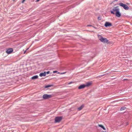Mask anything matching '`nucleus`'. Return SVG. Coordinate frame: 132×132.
<instances>
[{"instance_id":"17","label":"nucleus","mask_w":132,"mask_h":132,"mask_svg":"<svg viewBox=\"0 0 132 132\" xmlns=\"http://www.w3.org/2000/svg\"><path fill=\"white\" fill-rule=\"evenodd\" d=\"M50 71H47V72H46V74H48L50 73Z\"/></svg>"},{"instance_id":"23","label":"nucleus","mask_w":132,"mask_h":132,"mask_svg":"<svg viewBox=\"0 0 132 132\" xmlns=\"http://www.w3.org/2000/svg\"><path fill=\"white\" fill-rule=\"evenodd\" d=\"M87 26H92V25H88Z\"/></svg>"},{"instance_id":"20","label":"nucleus","mask_w":132,"mask_h":132,"mask_svg":"<svg viewBox=\"0 0 132 132\" xmlns=\"http://www.w3.org/2000/svg\"><path fill=\"white\" fill-rule=\"evenodd\" d=\"M72 82H70L69 83H68V84L69 85L70 84H72Z\"/></svg>"},{"instance_id":"6","label":"nucleus","mask_w":132,"mask_h":132,"mask_svg":"<svg viewBox=\"0 0 132 132\" xmlns=\"http://www.w3.org/2000/svg\"><path fill=\"white\" fill-rule=\"evenodd\" d=\"M104 26L106 27L111 26L112 25L111 23L108 22H106L105 23Z\"/></svg>"},{"instance_id":"21","label":"nucleus","mask_w":132,"mask_h":132,"mask_svg":"<svg viewBox=\"0 0 132 132\" xmlns=\"http://www.w3.org/2000/svg\"><path fill=\"white\" fill-rule=\"evenodd\" d=\"M25 0H23V1H22V3H24V1H25Z\"/></svg>"},{"instance_id":"22","label":"nucleus","mask_w":132,"mask_h":132,"mask_svg":"<svg viewBox=\"0 0 132 132\" xmlns=\"http://www.w3.org/2000/svg\"><path fill=\"white\" fill-rule=\"evenodd\" d=\"M26 51H27V50H26L25 51H24V52L23 53H24V54H25V53H26Z\"/></svg>"},{"instance_id":"11","label":"nucleus","mask_w":132,"mask_h":132,"mask_svg":"<svg viewBox=\"0 0 132 132\" xmlns=\"http://www.w3.org/2000/svg\"><path fill=\"white\" fill-rule=\"evenodd\" d=\"M84 105H82L78 108V110L79 111L81 110L84 107Z\"/></svg>"},{"instance_id":"2","label":"nucleus","mask_w":132,"mask_h":132,"mask_svg":"<svg viewBox=\"0 0 132 132\" xmlns=\"http://www.w3.org/2000/svg\"><path fill=\"white\" fill-rule=\"evenodd\" d=\"M118 6H117L113 8L112 9V10L110 11L111 13L115 14V13L114 12H117L118 11H119V9L118 8Z\"/></svg>"},{"instance_id":"4","label":"nucleus","mask_w":132,"mask_h":132,"mask_svg":"<svg viewBox=\"0 0 132 132\" xmlns=\"http://www.w3.org/2000/svg\"><path fill=\"white\" fill-rule=\"evenodd\" d=\"M43 98L45 99H46L52 97L51 95L44 94L43 96Z\"/></svg>"},{"instance_id":"28","label":"nucleus","mask_w":132,"mask_h":132,"mask_svg":"<svg viewBox=\"0 0 132 132\" xmlns=\"http://www.w3.org/2000/svg\"><path fill=\"white\" fill-rule=\"evenodd\" d=\"M117 1V0H116V1Z\"/></svg>"},{"instance_id":"3","label":"nucleus","mask_w":132,"mask_h":132,"mask_svg":"<svg viewBox=\"0 0 132 132\" xmlns=\"http://www.w3.org/2000/svg\"><path fill=\"white\" fill-rule=\"evenodd\" d=\"M119 5L120 6L123 7L126 10H128L129 9V7L127 5L122 3H119Z\"/></svg>"},{"instance_id":"18","label":"nucleus","mask_w":132,"mask_h":132,"mask_svg":"<svg viewBox=\"0 0 132 132\" xmlns=\"http://www.w3.org/2000/svg\"><path fill=\"white\" fill-rule=\"evenodd\" d=\"M98 20H101V17H100V16L98 17Z\"/></svg>"},{"instance_id":"25","label":"nucleus","mask_w":132,"mask_h":132,"mask_svg":"<svg viewBox=\"0 0 132 132\" xmlns=\"http://www.w3.org/2000/svg\"><path fill=\"white\" fill-rule=\"evenodd\" d=\"M40 0H37L36 1V2H38Z\"/></svg>"},{"instance_id":"14","label":"nucleus","mask_w":132,"mask_h":132,"mask_svg":"<svg viewBox=\"0 0 132 132\" xmlns=\"http://www.w3.org/2000/svg\"><path fill=\"white\" fill-rule=\"evenodd\" d=\"M98 126L100 127H101L102 128H103L104 130H105V129L104 127L102 125H99V124L98 125Z\"/></svg>"},{"instance_id":"16","label":"nucleus","mask_w":132,"mask_h":132,"mask_svg":"<svg viewBox=\"0 0 132 132\" xmlns=\"http://www.w3.org/2000/svg\"><path fill=\"white\" fill-rule=\"evenodd\" d=\"M51 86V85H47V86H46L45 87L46 88H48V87H50Z\"/></svg>"},{"instance_id":"13","label":"nucleus","mask_w":132,"mask_h":132,"mask_svg":"<svg viewBox=\"0 0 132 132\" xmlns=\"http://www.w3.org/2000/svg\"><path fill=\"white\" fill-rule=\"evenodd\" d=\"M38 76L37 75L31 77V79H36L38 78Z\"/></svg>"},{"instance_id":"5","label":"nucleus","mask_w":132,"mask_h":132,"mask_svg":"<svg viewBox=\"0 0 132 132\" xmlns=\"http://www.w3.org/2000/svg\"><path fill=\"white\" fill-rule=\"evenodd\" d=\"M62 119V117H56L55 118V121L56 122H59Z\"/></svg>"},{"instance_id":"8","label":"nucleus","mask_w":132,"mask_h":132,"mask_svg":"<svg viewBox=\"0 0 132 132\" xmlns=\"http://www.w3.org/2000/svg\"><path fill=\"white\" fill-rule=\"evenodd\" d=\"M115 14H116V16L118 17H119L121 16V14L120 13L119 11L116 12L115 13Z\"/></svg>"},{"instance_id":"1","label":"nucleus","mask_w":132,"mask_h":132,"mask_svg":"<svg viewBox=\"0 0 132 132\" xmlns=\"http://www.w3.org/2000/svg\"><path fill=\"white\" fill-rule=\"evenodd\" d=\"M97 36L98 39L101 42L104 43H107L108 42V40L106 38H103L101 35H98Z\"/></svg>"},{"instance_id":"9","label":"nucleus","mask_w":132,"mask_h":132,"mask_svg":"<svg viewBox=\"0 0 132 132\" xmlns=\"http://www.w3.org/2000/svg\"><path fill=\"white\" fill-rule=\"evenodd\" d=\"M46 75V72H44L43 73H41L39 74V76L42 77L43 76H45Z\"/></svg>"},{"instance_id":"15","label":"nucleus","mask_w":132,"mask_h":132,"mask_svg":"<svg viewBox=\"0 0 132 132\" xmlns=\"http://www.w3.org/2000/svg\"><path fill=\"white\" fill-rule=\"evenodd\" d=\"M121 108L120 109V110L121 111H122L125 109V108Z\"/></svg>"},{"instance_id":"12","label":"nucleus","mask_w":132,"mask_h":132,"mask_svg":"<svg viewBox=\"0 0 132 132\" xmlns=\"http://www.w3.org/2000/svg\"><path fill=\"white\" fill-rule=\"evenodd\" d=\"M92 84V83L90 82H87L86 83L85 85V87H88L90 86Z\"/></svg>"},{"instance_id":"24","label":"nucleus","mask_w":132,"mask_h":132,"mask_svg":"<svg viewBox=\"0 0 132 132\" xmlns=\"http://www.w3.org/2000/svg\"><path fill=\"white\" fill-rule=\"evenodd\" d=\"M65 73V72L62 73H61V74H64Z\"/></svg>"},{"instance_id":"27","label":"nucleus","mask_w":132,"mask_h":132,"mask_svg":"<svg viewBox=\"0 0 132 132\" xmlns=\"http://www.w3.org/2000/svg\"><path fill=\"white\" fill-rule=\"evenodd\" d=\"M28 49H29V48H27V50H28Z\"/></svg>"},{"instance_id":"29","label":"nucleus","mask_w":132,"mask_h":132,"mask_svg":"<svg viewBox=\"0 0 132 132\" xmlns=\"http://www.w3.org/2000/svg\"><path fill=\"white\" fill-rule=\"evenodd\" d=\"M14 1L15 0H13Z\"/></svg>"},{"instance_id":"10","label":"nucleus","mask_w":132,"mask_h":132,"mask_svg":"<svg viewBox=\"0 0 132 132\" xmlns=\"http://www.w3.org/2000/svg\"><path fill=\"white\" fill-rule=\"evenodd\" d=\"M85 87V85H82L80 86L78 88L79 89H80L82 88H84Z\"/></svg>"},{"instance_id":"19","label":"nucleus","mask_w":132,"mask_h":132,"mask_svg":"<svg viewBox=\"0 0 132 132\" xmlns=\"http://www.w3.org/2000/svg\"><path fill=\"white\" fill-rule=\"evenodd\" d=\"M57 72V71H54L53 72V73H56Z\"/></svg>"},{"instance_id":"26","label":"nucleus","mask_w":132,"mask_h":132,"mask_svg":"<svg viewBox=\"0 0 132 132\" xmlns=\"http://www.w3.org/2000/svg\"><path fill=\"white\" fill-rule=\"evenodd\" d=\"M102 132H106V131H102Z\"/></svg>"},{"instance_id":"7","label":"nucleus","mask_w":132,"mask_h":132,"mask_svg":"<svg viewBox=\"0 0 132 132\" xmlns=\"http://www.w3.org/2000/svg\"><path fill=\"white\" fill-rule=\"evenodd\" d=\"M13 51V50L12 49L10 48L7 50L6 51V52L8 54H10Z\"/></svg>"}]
</instances>
